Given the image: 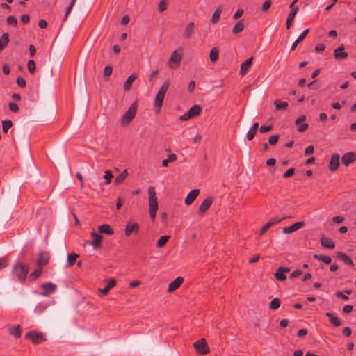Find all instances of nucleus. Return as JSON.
<instances>
[{
  "instance_id": "nucleus-1",
  "label": "nucleus",
  "mask_w": 356,
  "mask_h": 356,
  "mask_svg": "<svg viewBox=\"0 0 356 356\" xmlns=\"http://www.w3.org/2000/svg\"><path fill=\"white\" fill-rule=\"evenodd\" d=\"M29 270V266L28 264H23L21 261L16 262L12 269V273L19 282L23 283L25 282L27 277V275Z\"/></svg>"
},
{
  "instance_id": "nucleus-2",
  "label": "nucleus",
  "mask_w": 356,
  "mask_h": 356,
  "mask_svg": "<svg viewBox=\"0 0 356 356\" xmlns=\"http://www.w3.org/2000/svg\"><path fill=\"white\" fill-rule=\"evenodd\" d=\"M149 213L150 218L154 220L158 211V198L154 186H149L148 189Z\"/></svg>"
},
{
  "instance_id": "nucleus-3",
  "label": "nucleus",
  "mask_w": 356,
  "mask_h": 356,
  "mask_svg": "<svg viewBox=\"0 0 356 356\" xmlns=\"http://www.w3.org/2000/svg\"><path fill=\"white\" fill-rule=\"evenodd\" d=\"M170 86V81L168 80L165 81L161 88H159L155 100H154V107L157 109L158 112L160 111L165 96V94L169 88Z\"/></svg>"
},
{
  "instance_id": "nucleus-4",
  "label": "nucleus",
  "mask_w": 356,
  "mask_h": 356,
  "mask_svg": "<svg viewBox=\"0 0 356 356\" xmlns=\"http://www.w3.org/2000/svg\"><path fill=\"white\" fill-rule=\"evenodd\" d=\"M137 111V103L133 102L122 118V124L127 125L134 118Z\"/></svg>"
},
{
  "instance_id": "nucleus-5",
  "label": "nucleus",
  "mask_w": 356,
  "mask_h": 356,
  "mask_svg": "<svg viewBox=\"0 0 356 356\" xmlns=\"http://www.w3.org/2000/svg\"><path fill=\"white\" fill-rule=\"evenodd\" d=\"M25 338L31 340L33 344H40L47 340L46 336L43 332L32 330L27 332Z\"/></svg>"
},
{
  "instance_id": "nucleus-6",
  "label": "nucleus",
  "mask_w": 356,
  "mask_h": 356,
  "mask_svg": "<svg viewBox=\"0 0 356 356\" xmlns=\"http://www.w3.org/2000/svg\"><path fill=\"white\" fill-rule=\"evenodd\" d=\"M181 58L182 56L181 53L178 52L177 51H174L168 60V67L170 69L177 68L181 64Z\"/></svg>"
},
{
  "instance_id": "nucleus-7",
  "label": "nucleus",
  "mask_w": 356,
  "mask_h": 356,
  "mask_svg": "<svg viewBox=\"0 0 356 356\" xmlns=\"http://www.w3.org/2000/svg\"><path fill=\"white\" fill-rule=\"evenodd\" d=\"M92 241H86L84 243V245H89L92 246L95 250H97L101 247V243L102 241V236L99 233H97L95 231H93L91 233Z\"/></svg>"
},
{
  "instance_id": "nucleus-8",
  "label": "nucleus",
  "mask_w": 356,
  "mask_h": 356,
  "mask_svg": "<svg viewBox=\"0 0 356 356\" xmlns=\"http://www.w3.org/2000/svg\"><path fill=\"white\" fill-rule=\"evenodd\" d=\"M41 289L42 291L40 292V295L47 297L55 293L57 289V286L51 282H48L42 284Z\"/></svg>"
},
{
  "instance_id": "nucleus-9",
  "label": "nucleus",
  "mask_w": 356,
  "mask_h": 356,
  "mask_svg": "<svg viewBox=\"0 0 356 356\" xmlns=\"http://www.w3.org/2000/svg\"><path fill=\"white\" fill-rule=\"evenodd\" d=\"M195 351L200 355H205L209 353V347L204 338H202L193 344Z\"/></svg>"
},
{
  "instance_id": "nucleus-10",
  "label": "nucleus",
  "mask_w": 356,
  "mask_h": 356,
  "mask_svg": "<svg viewBox=\"0 0 356 356\" xmlns=\"http://www.w3.org/2000/svg\"><path fill=\"white\" fill-rule=\"evenodd\" d=\"M50 259V254L48 252L41 250L38 256L36 264L37 266L43 268V266L47 265L49 264Z\"/></svg>"
},
{
  "instance_id": "nucleus-11",
  "label": "nucleus",
  "mask_w": 356,
  "mask_h": 356,
  "mask_svg": "<svg viewBox=\"0 0 356 356\" xmlns=\"http://www.w3.org/2000/svg\"><path fill=\"white\" fill-rule=\"evenodd\" d=\"M195 23L193 22H189L182 33L183 38L184 40L191 39L195 33Z\"/></svg>"
},
{
  "instance_id": "nucleus-12",
  "label": "nucleus",
  "mask_w": 356,
  "mask_h": 356,
  "mask_svg": "<svg viewBox=\"0 0 356 356\" xmlns=\"http://www.w3.org/2000/svg\"><path fill=\"white\" fill-rule=\"evenodd\" d=\"M139 232V225L137 222H128L124 229V234L129 236L132 233L137 234Z\"/></svg>"
},
{
  "instance_id": "nucleus-13",
  "label": "nucleus",
  "mask_w": 356,
  "mask_h": 356,
  "mask_svg": "<svg viewBox=\"0 0 356 356\" xmlns=\"http://www.w3.org/2000/svg\"><path fill=\"white\" fill-rule=\"evenodd\" d=\"M356 161V152H349L342 156L341 161L345 166H348L350 163Z\"/></svg>"
},
{
  "instance_id": "nucleus-14",
  "label": "nucleus",
  "mask_w": 356,
  "mask_h": 356,
  "mask_svg": "<svg viewBox=\"0 0 356 356\" xmlns=\"http://www.w3.org/2000/svg\"><path fill=\"white\" fill-rule=\"evenodd\" d=\"M306 116L301 115L296 120V124L298 127V131L304 132L308 129V124L305 123Z\"/></svg>"
},
{
  "instance_id": "nucleus-15",
  "label": "nucleus",
  "mask_w": 356,
  "mask_h": 356,
  "mask_svg": "<svg viewBox=\"0 0 356 356\" xmlns=\"http://www.w3.org/2000/svg\"><path fill=\"white\" fill-rule=\"evenodd\" d=\"M289 271L290 268L288 267H279L274 275L277 280L284 281L286 279V276L284 273H289Z\"/></svg>"
},
{
  "instance_id": "nucleus-16",
  "label": "nucleus",
  "mask_w": 356,
  "mask_h": 356,
  "mask_svg": "<svg viewBox=\"0 0 356 356\" xmlns=\"http://www.w3.org/2000/svg\"><path fill=\"white\" fill-rule=\"evenodd\" d=\"M183 282L184 278L182 277H177L175 280L169 284L168 291L170 293L175 291L181 285Z\"/></svg>"
},
{
  "instance_id": "nucleus-17",
  "label": "nucleus",
  "mask_w": 356,
  "mask_h": 356,
  "mask_svg": "<svg viewBox=\"0 0 356 356\" xmlns=\"http://www.w3.org/2000/svg\"><path fill=\"white\" fill-rule=\"evenodd\" d=\"M303 222H297L291 225V226L284 227L282 229V232L284 234H290L300 229L303 227Z\"/></svg>"
},
{
  "instance_id": "nucleus-18",
  "label": "nucleus",
  "mask_w": 356,
  "mask_h": 356,
  "mask_svg": "<svg viewBox=\"0 0 356 356\" xmlns=\"http://www.w3.org/2000/svg\"><path fill=\"white\" fill-rule=\"evenodd\" d=\"M339 159V154H334L332 155L330 161V170L332 172H334L339 168L340 164Z\"/></svg>"
},
{
  "instance_id": "nucleus-19",
  "label": "nucleus",
  "mask_w": 356,
  "mask_h": 356,
  "mask_svg": "<svg viewBox=\"0 0 356 356\" xmlns=\"http://www.w3.org/2000/svg\"><path fill=\"white\" fill-rule=\"evenodd\" d=\"M200 193L199 189H193L191 191L185 198L184 202L186 205H190L196 199Z\"/></svg>"
},
{
  "instance_id": "nucleus-20",
  "label": "nucleus",
  "mask_w": 356,
  "mask_h": 356,
  "mask_svg": "<svg viewBox=\"0 0 356 356\" xmlns=\"http://www.w3.org/2000/svg\"><path fill=\"white\" fill-rule=\"evenodd\" d=\"M334 54L337 60H343L348 57V53L344 51V46L343 44L334 49Z\"/></svg>"
},
{
  "instance_id": "nucleus-21",
  "label": "nucleus",
  "mask_w": 356,
  "mask_h": 356,
  "mask_svg": "<svg viewBox=\"0 0 356 356\" xmlns=\"http://www.w3.org/2000/svg\"><path fill=\"white\" fill-rule=\"evenodd\" d=\"M212 204V199L211 197H207L200 204V209H199V214L202 215L204 214L211 207Z\"/></svg>"
},
{
  "instance_id": "nucleus-22",
  "label": "nucleus",
  "mask_w": 356,
  "mask_h": 356,
  "mask_svg": "<svg viewBox=\"0 0 356 356\" xmlns=\"http://www.w3.org/2000/svg\"><path fill=\"white\" fill-rule=\"evenodd\" d=\"M253 58L250 57L246 59L241 65L240 74L241 76H244L249 70L252 63Z\"/></svg>"
},
{
  "instance_id": "nucleus-23",
  "label": "nucleus",
  "mask_w": 356,
  "mask_h": 356,
  "mask_svg": "<svg viewBox=\"0 0 356 356\" xmlns=\"http://www.w3.org/2000/svg\"><path fill=\"white\" fill-rule=\"evenodd\" d=\"M280 220H281V219L277 217H275V218H272L270 221L267 222L266 225H264L261 228L260 234L261 235L264 234L272 225L280 222Z\"/></svg>"
},
{
  "instance_id": "nucleus-24",
  "label": "nucleus",
  "mask_w": 356,
  "mask_h": 356,
  "mask_svg": "<svg viewBox=\"0 0 356 356\" xmlns=\"http://www.w3.org/2000/svg\"><path fill=\"white\" fill-rule=\"evenodd\" d=\"M337 257L340 260L343 261L346 264L350 265L352 266H354V263L352 260V259L345 253L342 252H339L337 253Z\"/></svg>"
},
{
  "instance_id": "nucleus-25",
  "label": "nucleus",
  "mask_w": 356,
  "mask_h": 356,
  "mask_svg": "<svg viewBox=\"0 0 356 356\" xmlns=\"http://www.w3.org/2000/svg\"><path fill=\"white\" fill-rule=\"evenodd\" d=\"M9 35L8 33H3L0 36V51H3L9 43Z\"/></svg>"
},
{
  "instance_id": "nucleus-26",
  "label": "nucleus",
  "mask_w": 356,
  "mask_h": 356,
  "mask_svg": "<svg viewBox=\"0 0 356 356\" xmlns=\"http://www.w3.org/2000/svg\"><path fill=\"white\" fill-rule=\"evenodd\" d=\"M298 10V8L296 7L294 8H292L291 12L289 13L287 19H286V29H289L291 26L292 22L295 18V16L296 15Z\"/></svg>"
},
{
  "instance_id": "nucleus-27",
  "label": "nucleus",
  "mask_w": 356,
  "mask_h": 356,
  "mask_svg": "<svg viewBox=\"0 0 356 356\" xmlns=\"http://www.w3.org/2000/svg\"><path fill=\"white\" fill-rule=\"evenodd\" d=\"M320 241H321V245L324 248L333 249L335 247V243H334V241L329 238L323 236L321 238Z\"/></svg>"
},
{
  "instance_id": "nucleus-28",
  "label": "nucleus",
  "mask_w": 356,
  "mask_h": 356,
  "mask_svg": "<svg viewBox=\"0 0 356 356\" xmlns=\"http://www.w3.org/2000/svg\"><path fill=\"white\" fill-rule=\"evenodd\" d=\"M99 234H106L107 235H113L114 232L112 227L108 224H103L98 227Z\"/></svg>"
},
{
  "instance_id": "nucleus-29",
  "label": "nucleus",
  "mask_w": 356,
  "mask_h": 356,
  "mask_svg": "<svg viewBox=\"0 0 356 356\" xmlns=\"http://www.w3.org/2000/svg\"><path fill=\"white\" fill-rule=\"evenodd\" d=\"M136 77L137 76L136 74H132L127 78L123 86L124 90L125 91L130 90V89L131 88L132 83L136 80Z\"/></svg>"
},
{
  "instance_id": "nucleus-30",
  "label": "nucleus",
  "mask_w": 356,
  "mask_h": 356,
  "mask_svg": "<svg viewBox=\"0 0 356 356\" xmlns=\"http://www.w3.org/2000/svg\"><path fill=\"white\" fill-rule=\"evenodd\" d=\"M325 316L329 318L330 322L335 327H339L341 325V320L338 317L334 316L332 313L327 312Z\"/></svg>"
},
{
  "instance_id": "nucleus-31",
  "label": "nucleus",
  "mask_w": 356,
  "mask_h": 356,
  "mask_svg": "<svg viewBox=\"0 0 356 356\" xmlns=\"http://www.w3.org/2000/svg\"><path fill=\"white\" fill-rule=\"evenodd\" d=\"M258 127H259V124L257 122H255L253 124V125L251 127L250 130L248 131L246 137L249 141L252 140L254 138L255 134L257 132V130L258 129Z\"/></svg>"
},
{
  "instance_id": "nucleus-32",
  "label": "nucleus",
  "mask_w": 356,
  "mask_h": 356,
  "mask_svg": "<svg viewBox=\"0 0 356 356\" xmlns=\"http://www.w3.org/2000/svg\"><path fill=\"white\" fill-rule=\"evenodd\" d=\"M309 32V29H307L303 31V32L298 36V38L296 39V40L293 44V45L291 48V51H293L296 49L298 44L300 43V42H302L305 39V38L306 37V35L308 34Z\"/></svg>"
},
{
  "instance_id": "nucleus-33",
  "label": "nucleus",
  "mask_w": 356,
  "mask_h": 356,
  "mask_svg": "<svg viewBox=\"0 0 356 356\" xmlns=\"http://www.w3.org/2000/svg\"><path fill=\"white\" fill-rule=\"evenodd\" d=\"M116 284V281L111 278L108 280L106 286L100 290L101 293L106 295L108 293L111 289H112Z\"/></svg>"
},
{
  "instance_id": "nucleus-34",
  "label": "nucleus",
  "mask_w": 356,
  "mask_h": 356,
  "mask_svg": "<svg viewBox=\"0 0 356 356\" xmlns=\"http://www.w3.org/2000/svg\"><path fill=\"white\" fill-rule=\"evenodd\" d=\"M42 273V268L38 266H36V269L33 271L29 276V278L31 281H34L39 278Z\"/></svg>"
},
{
  "instance_id": "nucleus-35",
  "label": "nucleus",
  "mask_w": 356,
  "mask_h": 356,
  "mask_svg": "<svg viewBox=\"0 0 356 356\" xmlns=\"http://www.w3.org/2000/svg\"><path fill=\"white\" fill-rule=\"evenodd\" d=\"M127 175H128L127 170H124L119 175H118L116 177V178L115 179V181H114L115 184L117 185L122 184L126 179Z\"/></svg>"
},
{
  "instance_id": "nucleus-36",
  "label": "nucleus",
  "mask_w": 356,
  "mask_h": 356,
  "mask_svg": "<svg viewBox=\"0 0 356 356\" xmlns=\"http://www.w3.org/2000/svg\"><path fill=\"white\" fill-rule=\"evenodd\" d=\"M314 258L325 263V264H330L332 261V259L330 257L323 254H314Z\"/></svg>"
},
{
  "instance_id": "nucleus-37",
  "label": "nucleus",
  "mask_w": 356,
  "mask_h": 356,
  "mask_svg": "<svg viewBox=\"0 0 356 356\" xmlns=\"http://www.w3.org/2000/svg\"><path fill=\"white\" fill-rule=\"evenodd\" d=\"M202 108L200 105L195 104L193 105L188 111L190 112L192 118L196 117L200 115L201 113Z\"/></svg>"
},
{
  "instance_id": "nucleus-38",
  "label": "nucleus",
  "mask_w": 356,
  "mask_h": 356,
  "mask_svg": "<svg viewBox=\"0 0 356 356\" xmlns=\"http://www.w3.org/2000/svg\"><path fill=\"white\" fill-rule=\"evenodd\" d=\"M221 13H222L221 8H216V10L214 11V13L212 15V17H211V23L216 24L219 21Z\"/></svg>"
},
{
  "instance_id": "nucleus-39",
  "label": "nucleus",
  "mask_w": 356,
  "mask_h": 356,
  "mask_svg": "<svg viewBox=\"0 0 356 356\" xmlns=\"http://www.w3.org/2000/svg\"><path fill=\"white\" fill-rule=\"evenodd\" d=\"M177 159V156L175 154H173V153L170 154L168 155V159L163 160L162 165L163 167H167L170 162H173V161H176Z\"/></svg>"
},
{
  "instance_id": "nucleus-40",
  "label": "nucleus",
  "mask_w": 356,
  "mask_h": 356,
  "mask_svg": "<svg viewBox=\"0 0 356 356\" xmlns=\"http://www.w3.org/2000/svg\"><path fill=\"white\" fill-rule=\"evenodd\" d=\"M218 50L213 47L211 49L209 54V58L211 62H216L218 59Z\"/></svg>"
},
{
  "instance_id": "nucleus-41",
  "label": "nucleus",
  "mask_w": 356,
  "mask_h": 356,
  "mask_svg": "<svg viewBox=\"0 0 356 356\" xmlns=\"http://www.w3.org/2000/svg\"><path fill=\"white\" fill-rule=\"evenodd\" d=\"M13 123L11 120L6 119L2 121V129L4 134H7L8 131L12 127Z\"/></svg>"
},
{
  "instance_id": "nucleus-42",
  "label": "nucleus",
  "mask_w": 356,
  "mask_h": 356,
  "mask_svg": "<svg viewBox=\"0 0 356 356\" xmlns=\"http://www.w3.org/2000/svg\"><path fill=\"white\" fill-rule=\"evenodd\" d=\"M47 308V304L40 302L35 306L34 311L36 314H40L44 312Z\"/></svg>"
},
{
  "instance_id": "nucleus-43",
  "label": "nucleus",
  "mask_w": 356,
  "mask_h": 356,
  "mask_svg": "<svg viewBox=\"0 0 356 356\" xmlns=\"http://www.w3.org/2000/svg\"><path fill=\"white\" fill-rule=\"evenodd\" d=\"M244 29V24L239 22L238 23H236L234 26L233 27L232 29V33L233 34H238L239 33H241V31H243Z\"/></svg>"
},
{
  "instance_id": "nucleus-44",
  "label": "nucleus",
  "mask_w": 356,
  "mask_h": 356,
  "mask_svg": "<svg viewBox=\"0 0 356 356\" xmlns=\"http://www.w3.org/2000/svg\"><path fill=\"white\" fill-rule=\"evenodd\" d=\"M10 334L14 336L16 339L19 338L21 336L20 326L18 325L10 328Z\"/></svg>"
},
{
  "instance_id": "nucleus-45",
  "label": "nucleus",
  "mask_w": 356,
  "mask_h": 356,
  "mask_svg": "<svg viewBox=\"0 0 356 356\" xmlns=\"http://www.w3.org/2000/svg\"><path fill=\"white\" fill-rule=\"evenodd\" d=\"M170 236L167 235L162 236L157 241V246L159 248H162L168 242Z\"/></svg>"
},
{
  "instance_id": "nucleus-46",
  "label": "nucleus",
  "mask_w": 356,
  "mask_h": 356,
  "mask_svg": "<svg viewBox=\"0 0 356 356\" xmlns=\"http://www.w3.org/2000/svg\"><path fill=\"white\" fill-rule=\"evenodd\" d=\"M78 257H79V255L77 254H75V253L69 254L67 255L68 266H72Z\"/></svg>"
},
{
  "instance_id": "nucleus-47",
  "label": "nucleus",
  "mask_w": 356,
  "mask_h": 356,
  "mask_svg": "<svg viewBox=\"0 0 356 356\" xmlns=\"http://www.w3.org/2000/svg\"><path fill=\"white\" fill-rule=\"evenodd\" d=\"M274 104L277 110H283L286 108L288 106V103L286 102L275 101Z\"/></svg>"
},
{
  "instance_id": "nucleus-48",
  "label": "nucleus",
  "mask_w": 356,
  "mask_h": 356,
  "mask_svg": "<svg viewBox=\"0 0 356 356\" xmlns=\"http://www.w3.org/2000/svg\"><path fill=\"white\" fill-rule=\"evenodd\" d=\"M280 305V300L277 298H273L270 303V308L275 310L279 308Z\"/></svg>"
},
{
  "instance_id": "nucleus-49",
  "label": "nucleus",
  "mask_w": 356,
  "mask_h": 356,
  "mask_svg": "<svg viewBox=\"0 0 356 356\" xmlns=\"http://www.w3.org/2000/svg\"><path fill=\"white\" fill-rule=\"evenodd\" d=\"M6 23L8 25L16 26L17 24V19L13 15H9L6 19Z\"/></svg>"
},
{
  "instance_id": "nucleus-50",
  "label": "nucleus",
  "mask_w": 356,
  "mask_h": 356,
  "mask_svg": "<svg viewBox=\"0 0 356 356\" xmlns=\"http://www.w3.org/2000/svg\"><path fill=\"white\" fill-rule=\"evenodd\" d=\"M76 0H71L70 5L68 6V7L67 8V9L65 10L64 20H66L67 18L68 17L73 6H74V4L76 3Z\"/></svg>"
},
{
  "instance_id": "nucleus-51",
  "label": "nucleus",
  "mask_w": 356,
  "mask_h": 356,
  "mask_svg": "<svg viewBox=\"0 0 356 356\" xmlns=\"http://www.w3.org/2000/svg\"><path fill=\"white\" fill-rule=\"evenodd\" d=\"M28 70L31 74H33L35 71V63L34 60H30L27 63Z\"/></svg>"
},
{
  "instance_id": "nucleus-52",
  "label": "nucleus",
  "mask_w": 356,
  "mask_h": 356,
  "mask_svg": "<svg viewBox=\"0 0 356 356\" xmlns=\"http://www.w3.org/2000/svg\"><path fill=\"white\" fill-rule=\"evenodd\" d=\"M113 177V175L110 170H106L105 172L104 178L105 179V184L108 185L111 182V179Z\"/></svg>"
},
{
  "instance_id": "nucleus-53",
  "label": "nucleus",
  "mask_w": 356,
  "mask_h": 356,
  "mask_svg": "<svg viewBox=\"0 0 356 356\" xmlns=\"http://www.w3.org/2000/svg\"><path fill=\"white\" fill-rule=\"evenodd\" d=\"M113 72V69L111 66H106L104 70V76L106 79L109 77Z\"/></svg>"
},
{
  "instance_id": "nucleus-54",
  "label": "nucleus",
  "mask_w": 356,
  "mask_h": 356,
  "mask_svg": "<svg viewBox=\"0 0 356 356\" xmlns=\"http://www.w3.org/2000/svg\"><path fill=\"white\" fill-rule=\"evenodd\" d=\"M270 6H271V1L270 0H266V1H265L263 3L262 7H261V10L264 12H266V11H267L270 8Z\"/></svg>"
},
{
  "instance_id": "nucleus-55",
  "label": "nucleus",
  "mask_w": 356,
  "mask_h": 356,
  "mask_svg": "<svg viewBox=\"0 0 356 356\" xmlns=\"http://www.w3.org/2000/svg\"><path fill=\"white\" fill-rule=\"evenodd\" d=\"M279 136L277 135L271 136L268 139V143L271 145H274L278 141Z\"/></svg>"
},
{
  "instance_id": "nucleus-56",
  "label": "nucleus",
  "mask_w": 356,
  "mask_h": 356,
  "mask_svg": "<svg viewBox=\"0 0 356 356\" xmlns=\"http://www.w3.org/2000/svg\"><path fill=\"white\" fill-rule=\"evenodd\" d=\"M9 108L13 113H17L19 111L17 104L14 102L9 103Z\"/></svg>"
},
{
  "instance_id": "nucleus-57",
  "label": "nucleus",
  "mask_w": 356,
  "mask_h": 356,
  "mask_svg": "<svg viewBox=\"0 0 356 356\" xmlns=\"http://www.w3.org/2000/svg\"><path fill=\"white\" fill-rule=\"evenodd\" d=\"M294 168H291L286 170V172L283 175L284 178H288L292 176L294 173Z\"/></svg>"
},
{
  "instance_id": "nucleus-58",
  "label": "nucleus",
  "mask_w": 356,
  "mask_h": 356,
  "mask_svg": "<svg viewBox=\"0 0 356 356\" xmlns=\"http://www.w3.org/2000/svg\"><path fill=\"white\" fill-rule=\"evenodd\" d=\"M16 83L19 86L22 88L26 86V81L22 77H18L16 80Z\"/></svg>"
},
{
  "instance_id": "nucleus-59",
  "label": "nucleus",
  "mask_w": 356,
  "mask_h": 356,
  "mask_svg": "<svg viewBox=\"0 0 356 356\" xmlns=\"http://www.w3.org/2000/svg\"><path fill=\"white\" fill-rule=\"evenodd\" d=\"M190 118H192V116L188 111L179 118L180 120L182 121L188 120Z\"/></svg>"
},
{
  "instance_id": "nucleus-60",
  "label": "nucleus",
  "mask_w": 356,
  "mask_h": 356,
  "mask_svg": "<svg viewBox=\"0 0 356 356\" xmlns=\"http://www.w3.org/2000/svg\"><path fill=\"white\" fill-rule=\"evenodd\" d=\"M332 220L334 222L339 224L343 222L344 218L340 216H337L332 218Z\"/></svg>"
},
{
  "instance_id": "nucleus-61",
  "label": "nucleus",
  "mask_w": 356,
  "mask_h": 356,
  "mask_svg": "<svg viewBox=\"0 0 356 356\" xmlns=\"http://www.w3.org/2000/svg\"><path fill=\"white\" fill-rule=\"evenodd\" d=\"M159 9L160 12H163L166 10V3L165 0H161L159 4Z\"/></svg>"
},
{
  "instance_id": "nucleus-62",
  "label": "nucleus",
  "mask_w": 356,
  "mask_h": 356,
  "mask_svg": "<svg viewBox=\"0 0 356 356\" xmlns=\"http://www.w3.org/2000/svg\"><path fill=\"white\" fill-rule=\"evenodd\" d=\"M271 129H272V127L271 126H261L259 128V131L261 134H264V133H266L268 131H270Z\"/></svg>"
},
{
  "instance_id": "nucleus-63",
  "label": "nucleus",
  "mask_w": 356,
  "mask_h": 356,
  "mask_svg": "<svg viewBox=\"0 0 356 356\" xmlns=\"http://www.w3.org/2000/svg\"><path fill=\"white\" fill-rule=\"evenodd\" d=\"M243 13V10L242 9H238L233 15L234 19H238L240 18Z\"/></svg>"
},
{
  "instance_id": "nucleus-64",
  "label": "nucleus",
  "mask_w": 356,
  "mask_h": 356,
  "mask_svg": "<svg viewBox=\"0 0 356 356\" xmlns=\"http://www.w3.org/2000/svg\"><path fill=\"white\" fill-rule=\"evenodd\" d=\"M353 306L350 305H346L343 307V312L346 314H348L353 311Z\"/></svg>"
}]
</instances>
